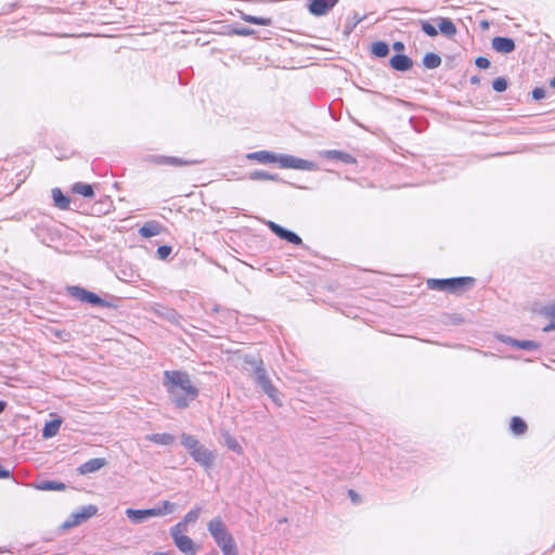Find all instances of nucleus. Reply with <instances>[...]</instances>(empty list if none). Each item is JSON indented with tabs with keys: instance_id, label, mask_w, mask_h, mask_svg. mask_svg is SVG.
Masks as SVG:
<instances>
[{
	"instance_id": "f257e3e1",
	"label": "nucleus",
	"mask_w": 555,
	"mask_h": 555,
	"mask_svg": "<svg viewBox=\"0 0 555 555\" xmlns=\"http://www.w3.org/2000/svg\"><path fill=\"white\" fill-rule=\"evenodd\" d=\"M163 384L170 401L179 409H185L198 396V389L185 372L165 371Z\"/></svg>"
},
{
	"instance_id": "f03ea898",
	"label": "nucleus",
	"mask_w": 555,
	"mask_h": 555,
	"mask_svg": "<svg viewBox=\"0 0 555 555\" xmlns=\"http://www.w3.org/2000/svg\"><path fill=\"white\" fill-rule=\"evenodd\" d=\"M207 530L222 555H238L236 541L220 516H216L207 522Z\"/></svg>"
},
{
	"instance_id": "7ed1b4c3",
	"label": "nucleus",
	"mask_w": 555,
	"mask_h": 555,
	"mask_svg": "<svg viewBox=\"0 0 555 555\" xmlns=\"http://www.w3.org/2000/svg\"><path fill=\"white\" fill-rule=\"evenodd\" d=\"M181 444L185 448L189 455L204 469L209 470L216 461L217 452L206 448L195 437L186 433H182L180 436Z\"/></svg>"
},
{
	"instance_id": "20e7f679",
	"label": "nucleus",
	"mask_w": 555,
	"mask_h": 555,
	"mask_svg": "<svg viewBox=\"0 0 555 555\" xmlns=\"http://www.w3.org/2000/svg\"><path fill=\"white\" fill-rule=\"evenodd\" d=\"M253 366V376L255 382L261 387L264 393L278 405H282V400L279 390L272 385L267 375L266 370L262 367V361L250 362Z\"/></svg>"
},
{
	"instance_id": "39448f33",
	"label": "nucleus",
	"mask_w": 555,
	"mask_h": 555,
	"mask_svg": "<svg viewBox=\"0 0 555 555\" xmlns=\"http://www.w3.org/2000/svg\"><path fill=\"white\" fill-rule=\"evenodd\" d=\"M428 286L431 289L438 291H447L450 293H460L465 288H469L474 284V279L472 278H454V279H444V280H428Z\"/></svg>"
},
{
	"instance_id": "423d86ee",
	"label": "nucleus",
	"mask_w": 555,
	"mask_h": 555,
	"mask_svg": "<svg viewBox=\"0 0 555 555\" xmlns=\"http://www.w3.org/2000/svg\"><path fill=\"white\" fill-rule=\"evenodd\" d=\"M185 530L170 528V537L176 547L185 555H196L197 546L194 541L185 534Z\"/></svg>"
},
{
	"instance_id": "0eeeda50",
	"label": "nucleus",
	"mask_w": 555,
	"mask_h": 555,
	"mask_svg": "<svg viewBox=\"0 0 555 555\" xmlns=\"http://www.w3.org/2000/svg\"><path fill=\"white\" fill-rule=\"evenodd\" d=\"M282 168H292L299 170L313 171L318 169L317 164L310 160L298 158L292 155L280 154L276 156V162Z\"/></svg>"
},
{
	"instance_id": "6e6552de",
	"label": "nucleus",
	"mask_w": 555,
	"mask_h": 555,
	"mask_svg": "<svg viewBox=\"0 0 555 555\" xmlns=\"http://www.w3.org/2000/svg\"><path fill=\"white\" fill-rule=\"evenodd\" d=\"M98 513L95 505H86L75 511L70 517L64 522V528H72L93 517Z\"/></svg>"
},
{
	"instance_id": "1a4fd4ad",
	"label": "nucleus",
	"mask_w": 555,
	"mask_h": 555,
	"mask_svg": "<svg viewBox=\"0 0 555 555\" xmlns=\"http://www.w3.org/2000/svg\"><path fill=\"white\" fill-rule=\"evenodd\" d=\"M69 294L79 299L80 301H86L95 306H106L107 304L105 300L100 298L96 294L89 292L85 288H81L79 286H72L68 288Z\"/></svg>"
},
{
	"instance_id": "9d476101",
	"label": "nucleus",
	"mask_w": 555,
	"mask_h": 555,
	"mask_svg": "<svg viewBox=\"0 0 555 555\" xmlns=\"http://www.w3.org/2000/svg\"><path fill=\"white\" fill-rule=\"evenodd\" d=\"M267 224L270 228V230L274 234H276L280 238L285 240L295 245H300L302 243L301 238L296 233L284 229L280 224L275 223L273 221H268Z\"/></svg>"
},
{
	"instance_id": "9b49d317",
	"label": "nucleus",
	"mask_w": 555,
	"mask_h": 555,
	"mask_svg": "<svg viewBox=\"0 0 555 555\" xmlns=\"http://www.w3.org/2000/svg\"><path fill=\"white\" fill-rule=\"evenodd\" d=\"M203 512L202 506L195 505L192 509H190L184 517L177 522L172 528L181 529L188 531V526L193 525L197 521L201 514Z\"/></svg>"
},
{
	"instance_id": "f8f14e48",
	"label": "nucleus",
	"mask_w": 555,
	"mask_h": 555,
	"mask_svg": "<svg viewBox=\"0 0 555 555\" xmlns=\"http://www.w3.org/2000/svg\"><path fill=\"white\" fill-rule=\"evenodd\" d=\"M309 10L315 16L326 14L338 0H309Z\"/></svg>"
},
{
	"instance_id": "ddd939ff",
	"label": "nucleus",
	"mask_w": 555,
	"mask_h": 555,
	"mask_svg": "<svg viewBox=\"0 0 555 555\" xmlns=\"http://www.w3.org/2000/svg\"><path fill=\"white\" fill-rule=\"evenodd\" d=\"M107 461L103 457H95L85 462L82 465L78 467V472L81 475H87L90 473H95L100 470L102 467L106 466Z\"/></svg>"
},
{
	"instance_id": "4468645a",
	"label": "nucleus",
	"mask_w": 555,
	"mask_h": 555,
	"mask_svg": "<svg viewBox=\"0 0 555 555\" xmlns=\"http://www.w3.org/2000/svg\"><path fill=\"white\" fill-rule=\"evenodd\" d=\"M176 509H177V505L170 501H162L159 504L155 505L154 507L147 508L150 518L168 515V514L173 513Z\"/></svg>"
},
{
	"instance_id": "2eb2a0df",
	"label": "nucleus",
	"mask_w": 555,
	"mask_h": 555,
	"mask_svg": "<svg viewBox=\"0 0 555 555\" xmlns=\"http://www.w3.org/2000/svg\"><path fill=\"white\" fill-rule=\"evenodd\" d=\"M492 48L500 53H511L515 50V42L511 38L494 37L492 39Z\"/></svg>"
},
{
	"instance_id": "dca6fc26",
	"label": "nucleus",
	"mask_w": 555,
	"mask_h": 555,
	"mask_svg": "<svg viewBox=\"0 0 555 555\" xmlns=\"http://www.w3.org/2000/svg\"><path fill=\"white\" fill-rule=\"evenodd\" d=\"M390 66L399 72L409 70L413 66L412 60L403 54H397L392 56L389 61Z\"/></svg>"
},
{
	"instance_id": "f3484780",
	"label": "nucleus",
	"mask_w": 555,
	"mask_h": 555,
	"mask_svg": "<svg viewBox=\"0 0 555 555\" xmlns=\"http://www.w3.org/2000/svg\"><path fill=\"white\" fill-rule=\"evenodd\" d=\"M319 154L323 158L338 159L346 164H352L356 162L354 158L350 154L341 152V151L326 150V151H321Z\"/></svg>"
},
{
	"instance_id": "a211bd4d",
	"label": "nucleus",
	"mask_w": 555,
	"mask_h": 555,
	"mask_svg": "<svg viewBox=\"0 0 555 555\" xmlns=\"http://www.w3.org/2000/svg\"><path fill=\"white\" fill-rule=\"evenodd\" d=\"M33 487L41 491H63L66 488L65 483L56 480H42L34 483Z\"/></svg>"
},
{
	"instance_id": "6ab92c4d",
	"label": "nucleus",
	"mask_w": 555,
	"mask_h": 555,
	"mask_svg": "<svg viewBox=\"0 0 555 555\" xmlns=\"http://www.w3.org/2000/svg\"><path fill=\"white\" fill-rule=\"evenodd\" d=\"M145 440L154 442L159 446H171L175 442V436L171 434H149Z\"/></svg>"
},
{
	"instance_id": "aec40b11",
	"label": "nucleus",
	"mask_w": 555,
	"mask_h": 555,
	"mask_svg": "<svg viewBox=\"0 0 555 555\" xmlns=\"http://www.w3.org/2000/svg\"><path fill=\"white\" fill-rule=\"evenodd\" d=\"M125 513L133 524H141L150 518L147 509L127 508Z\"/></svg>"
},
{
	"instance_id": "412c9836",
	"label": "nucleus",
	"mask_w": 555,
	"mask_h": 555,
	"mask_svg": "<svg viewBox=\"0 0 555 555\" xmlns=\"http://www.w3.org/2000/svg\"><path fill=\"white\" fill-rule=\"evenodd\" d=\"M61 424L62 421L60 418L47 422L42 430V436L44 438H52L56 436L60 430Z\"/></svg>"
},
{
	"instance_id": "4be33fe9",
	"label": "nucleus",
	"mask_w": 555,
	"mask_h": 555,
	"mask_svg": "<svg viewBox=\"0 0 555 555\" xmlns=\"http://www.w3.org/2000/svg\"><path fill=\"white\" fill-rule=\"evenodd\" d=\"M52 198L56 207L60 209H68L70 201L60 189L52 190Z\"/></svg>"
},
{
	"instance_id": "5701e85b",
	"label": "nucleus",
	"mask_w": 555,
	"mask_h": 555,
	"mask_svg": "<svg viewBox=\"0 0 555 555\" xmlns=\"http://www.w3.org/2000/svg\"><path fill=\"white\" fill-rule=\"evenodd\" d=\"M160 232V227L156 222H147L143 227L140 228L139 233L143 237H152Z\"/></svg>"
},
{
	"instance_id": "b1692460",
	"label": "nucleus",
	"mask_w": 555,
	"mask_h": 555,
	"mask_svg": "<svg viewBox=\"0 0 555 555\" xmlns=\"http://www.w3.org/2000/svg\"><path fill=\"white\" fill-rule=\"evenodd\" d=\"M276 154H272L266 151L255 152L248 155V158L256 159L260 163H275Z\"/></svg>"
},
{
	"instance_id": "393cba45",
	"label": "nucleus",
	"mask_w": 555,
	"mask_h": 555,
	"mask_svg": "<svg viewBox=\"0 0 555 555\" xmlns=\"http://www.w3.org/2000/svg\"><path fill=\"white\" fill-rule=\"evenodd\" d=\"M72 190L83 197H92L94 195L92 185L82 182L75 183Z\"/></svg>"
},
{
	"instance_id": "a878e982",
	"label": "nucleus",
	"mask_w": 555,
	"mask_h": 555,
	"mask_svg": "<svg viewBox=\"0 0 555 555\" xmlns=\"http://www.w3.org/2000/svg\"><path fill=\"white\" fill-rule=\"evenodd\" d=\"M241 17L243 21L256 25L270 26L272 24V20L270 17H258L245 13H242Z\"/></svg>"
},
{
	"instance_id": "bb28decb",
	"label": "nucleus",
	"mask_w": 555,
	"mask_h": 555,
	"mask_svg": "<svg viewBox=\"0 0 555 555\" xmlns=\"http://www.w3.org/2000/svg\"><path fill=\"white\" fill-rule=\"evenodd\" d=\"M423 64L429 69L437 68L441 64V57L436 53H426L423 57Z\"/></svg>"
},
{
	"instance_id": "cd10ccee",
	"label": "nucleus",
	"mask_w": 555,
	"mask_h": 555,
	"mask_svg": "<svg viewBox=\"0 0 555 555\" xmlns=\"http://www.w3.org/2000/svg\"><path fill=\"white\" fill-rule=\"evenodd\" d=\"M439 29L446 36H453L456 33V27L449 18H441L439 22Z\"/></svg>"
},
{
	"instance_id": "c85d7f7f",
	"label": "nucleus",
	"mask_w": 555,
	"mask_h": 555,
	"mask_svg": "<svg viewBox=\"0 0 555 555\" xmlns=\"http://www.w3.org/2000/svg\"><path fill=\"white\" fill-rule=\"evenodd\" d=\"M371 51L377 57H385L389 53V47L384 41H377L372 44Z\"/></svg>"
},
{
	"instance_id": "c756f323",
	"label": "nucleus",
	"mask_w": 555,
	"mask_h": 555,
	"mask_svg": "<svg viewBox=\"0 0 555 555\" xmlns=\"http://www.w3.org/2000/svg\"><path fill=\"white\" fill-rule=\"evenodd\" d=\"M527 429V424L525 421L518 416H514L511 422V430L515 435H522Z\"/></svg>"
},
{
	"instance_id": "7c9ffc66",
	"label": "nucleus",
	"mask_w": 555,
	"mask_h": 555,
	"mask_svg": "<svg viewBox=\"0 0 555 555\" xmlns=\"http://www.w3.org/2000/svg\"><path fill=\"white\" fill-rule=\"evenodd\" d=\"M223 437H224V443L230 450L234 451L237 454L243 453V448L241 447V444L237 442V440L234 437H232L228 433H225L223 435Z\"/></svg>"
},
{
	"instance_id": "2f4dec72",
	"label": "nucleus",
	"mask_w": 555,
	"mask_h": 555,
	"mask_svg": "<svg viewBox=\"0 0 555 555\" xmlns=\"http://www.w3.org/2000/svg\"><path fill=\"white\" fill-rule=\"evenodd\" d=\"M250 180H278L276 175L269 173L264 170H255L249 173Z\"/></svg>"
},
{
	"instance_id": "473e14b6",
	"label": "nucleus",
	"mask_w": 555,
	"mask_h": 555,
	"mask_svg": "<svg viewBox=\"0 0 555 555\" xmlns=\"http://www.w3.org/2000/svg\"><path fill=\"white\" fill-rule=\"evenodd\" d=\"M513 347H516L518 349H526V350H535L539 348V344H537L533 340H515L513 343Z\"/></svg>"
},
{
	"instance_id": "72a5a7b5",
	"label": "nucleus",
	"mask_w": 555,
	"mask_h": 555,
	"mask_svg": "<svg viewBox=\"0 0 555 555\" xmlns=\"http://www.w3.org/2000/svg\"><path fill=\"white\" fill-rule=\"evenodd\" d=\"M492 87L496 92H504L507 89V81L505 78L499 77L493 81Z\"/></svg>"
},
{
	"instance_id": "f704fd0d",
	"label": "nucleus",
	"mask_w": 555,
	"mask_h": 555,
	"mask_svg": "<svg viewBox=\"0 0 555 555\" xmlns=\"http://www.w3.org/2000/svg\"><path fill=\"white\" fill-rule=\"evenodd\" d=\"M539 313L542 315H545L547 318H551V320H555V305L554 302L541 308L539 310Z\"/></svg>"
},
{
	"instance_id": "c9c22d12",
	"label": "nucleus",
	"mask_w": 555,
	"mask_h": 555,
	"mask_svg": "<svg viewBox=\"0 0 555 555\" xmlns=\"http://www.w3.org/2000/svg\"><path fill=\"white\" fill-rule=\"evenodd\" d=\"M422 29L426 35L430 37L437 36L438 34L436 27L426 21H422Z\"/></svg>"
},
{
	"instance_id": "e433bc0d",
	"label": "nucleus",
	"mask_w": 555,
	"mask_h": 555,
	"mask_svg": "<svg viewBox=\"0 0 555 555\" xmlns=\"http://www.w3.org/2000/svg\"><path fill=\"white\" fill-rule=\"evenodd\" d=\"M231 33L238 36H251L255 34V30L248 27H236Z\"/></svg>"
},
{
	"instance_id": "4c0bfd02",
	"label": "nucleus",
	"mask_w": 555,
	"mask_h": 555,
	"mask_svg": "<svg viewBox=\"0 0 555 555\" xmlns=\"http://www.w3.org/2000/svg\"><path fill=\"white\" fill-rule=\"evenodd\" d=\"M162 163L172 165V166H182L189 164L188 162H184L177 157H163Z\"/></svg>"
},
{
	"instance_id": "58836bf2",
	"label": "nucleus",
	"mask_w": 555,
	"mask_h": 555,
	"mask_svg": "<svg viewBox=\"0 0 555 555\" xmlns=\"http://www.w3.org/2000/svg\"><path fill=\"white\" fill-rule=\"evenodd\" d=\"M170 253H171V247L167 246V245L159 246L157 249V255L160 259H166L170 255Z\"/></svg>"
},
{
	"instance_id": "ea45409f",
	"label": "nucleus",
	"mask_w": 555,
	"mask_h": 555,
	"mask_svg": "<svg viewBox=\"0 0 555 555\" xmlns=\"http://www.w3.org/2000/svg\"><path fill=\"white\" fill-rule=\"evenodd\" d=\"M475 64L482 69H486L490 66V61L487 57L479 56L476 59Z\"/></svg>"
},
{
	"instance_id": "a19ab883",
	"label": "nucleus",
	"mask_w": 555,
	"mask_h": 555,
	"mask_svg": "<svg viewBox=\"0 0 555 555\" xmlns=\"http://www.w3.org/2000/svg\"><path fill=\"white\" fill-rule=\"evenodd\" d=\"M532 98L534 100H542L545 98V90L543 88H534L532 91Z\"/></svg>"
},
{
	"instance_id": "79ce46f5",
	"label": "nucleus",
	"mask_w": 555,
	"mask_h": 555,
	"mask_svg": "<svg viewBox=\"0 0 555 555\" xmlns=\"http://www.w3.org/2000/svg\"><path fill=\"white\" fill-rule=\"evenodd\" d=\"M555 330V320H551V322L543 327V332H551Z\"/></svg>"
},
{
	"instance_id": "37998d69",
	"label": "nucleus",
	"mask_w": 555,
	"mask_h": 555,
	"mask_svg": "<svg viewBox=\"0 0 555 555\" xmlns=\"http://www.w3.org/2000/svg\"><path fill=\"white\" fill-rule=\"evenodd\" d=\"M501 341L505 343V344H508L511 346H513V343H515L516 339L512 338V337H508V336H502L500 337Z\"/></svg>"
},
{
	"instance_id": "c03bdc74",
	"label": "nucleus",
	"mask_w": 555,
	"mask_h": 555,
	"mask_svg": "<svg viewBox=\"0 0 555 555\" xmlns=\"http://www.w3.org/2000/svg\"><path fill=\"white\" fill-rule=\"evenodd\" d=\"M392 48H393L395 51L400 52V51H402L404 49V44L402 42H400V41H397V42H395L392 44Z\"/></svg>"
},
{
	"instance_id": "a18cd8bd",
	"label": "nucleus",
	"mask_w": 555,
	"mask_h": 555,
	"mask_svg": "<svg viewBox=\"0 0 555 555\" xmlns=\"http://www.w3.org/2000/svg\"><path fill=\"white\" fill-rule=\"evenodd\" d=\"M10 472L8 469H4L0 466V478H9L10 477Z\"/></svg>"
},
{
	"instance_id": "49530a36",
	"label": "nucleus",
	"mask_w": 555,
	"mask_h": 555,
	"mask_svg": "<svg viewBox=\"0 0 555 555\" xmlns=\"http://www.w3.org/2000/svg\"><path fill=\"white\" fill-rule=\"evenodd\" d=\"M349 495H350V498L352 499L353 502L358 501V495H357V493L353 490L349 491Z\"/></svg>"
},
{
	"instance_id": "de8ad7c7",
	"label": "nucleus",
	"mask_w": 555,
	"mask_h": 555,
	"mask_svg": "<svg viewBox=\"0 0 555 555\" xmlns=\"http://www.w3.org/2000/svg\"><path fill=\"white\" fill-rule=\"evenodd\" d=\"M152 555H171L170 552H155Z\"/></svg>"
},
{
	"instance_id": "09e8293b",
	"label": "nucleus",
	"mask_w": 555,
	"mask_h": 555,
	"mask_svg": "<svg viewBox=\"0 0 555 555\" xmlns=\"http://www.w3.org/2000/svg\"><path fill=\"white\" fill-rule=\"evenodd\" d=\"M5 405L7 404L4 401H0V413H2L4 411Z\"/></svg>"
},
{
	"instance_id": "8fccbe9b",
	"label": "nucleus",
	"mask_w": 555,
	"mask_h": 555,
	"mask_svg": "<svg viewBox=\"0 0 555 555\" xmlns=\"http://www.w3.org/2000/svg\"><path fill=\"white\" fill-rule=\"evenodd\" d=\"M470 81H472V83H478L479 82V78L474 76V77L470 78Z\"/></svg>"
},
{
	"instance_id": "3c124183",
	"label": "nucleus",
	"mask_w": 555,
	"mask_h": 555,
	"mask_svg": "<svg viewBox=\"0 0 555 555\" xmlns=\"http://www.w3.org/2000/svg\"><path fill=\"white\" fill-rule=\"evenodd\" d=\"M551 86L555 88V77L551 80Z\"/></svg>"
},
{
	"instance_id": "603ef678",
	"label": "nucleus",
	"mask_w": 555,
	"mask_h": 555,
	"mask_svg": "<svg viewBox=\"0 0 555 555\" xmlns=\"http://www.w3.org/2000/svg\"><path fill=\"white\" fill-rule=\"evenodd\" d=\"M554 305H555V300H554Z\"/></svg>"
}]
</instances>
